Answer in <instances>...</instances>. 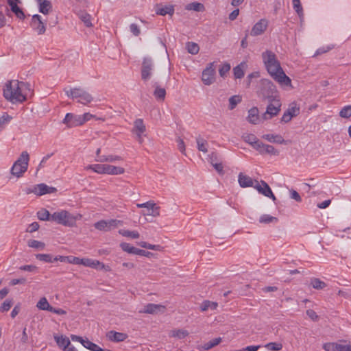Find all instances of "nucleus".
Segmentation results:
<instances>
[{
  "instance_id": "f257e3e1",
  "label": "nucleus",
  "mask_w": 351,
  "mask_h": 351,
  "mask_svg": "<svg viewBox=\"0 0 351 351\" xmlns=\"http://www.w3.org/2000/svg\"><path fill=\"white\" fill-rule=\"evenodd\" d=\"M265 67L270 76L280 85H291L290 78L285 74L276 55L270 50H266L262 55Z\"/></svg>"
},
{
  "instance_id": "f03ea898",
  "label": "nucleus",
  "mask_w": 351,
  "mask_h": 351,
  "mask_svg": "<svg viewBox=\"0 0 351 351\" xmlns=\"http://www.w3.org/2000/svg\"><path fill=\"white\" fill-rule=\"evenodd\" d=\"M29 85L18 80L8 82L3 88V96L12 104L23 103L27 99Z\"/></svg>"
},
{
  "instance_id": "7ed1b4c3",
  "label": "nucleus",
  "mask_w": 351,
  "mask_h": 351,
  "mask_svg": "<svg viewBox=\"0 0 351 351\" xmlns=\"http://www.w3.org/2000/svg\"><path fill=\"white\" fill-rule=\"evenodd\" d=\"M81 214L73 215L66 210H58L52 213V222L66 227H73L76 221L81 219Z\"/></svg>"
},
{
  "instance_id": "20e7f679",
  "label": "nucleus",
  "mask_w": 351,
  "mask_h": 351,
  "mask_svg": "<svg viewBox=\"0 0 351 351\" xmlns=\"http://www.w3.org/2000/svg\"><path fill=\"white\" fill-rule=\"evenodd\" d=\"M140 246L144 249H140L132 246L130 243H121V247L123 250L128 252L129 254L149 257L153 254L146 250H152L155 251H160L162 247L160 245H153L149 243H139Z\"/></svg>"
},
{
  "instance_id": "39448f33",
  "label": "nucleus",
  "mask_w": 351,
  "mask_h": 351,
  "mask_svg": "<svg viewBox=\"0 0 351 351\" xmlns=\"http://www.w3.org/2000/svg\"><path fill=\"white\" fill-rule=\"evenodd\" d=\"M64 91L67 97L74 99H78V102L83 105H88L93 100L92 95L80 88H64Z\"/></svg>"
},
{
  "instance_id": "423d86ee",
  "label": "nucleus",
  "mask_w": 351,
  "mask_h": 351,
  "mask_svg": "<svg viewBox=\"0 0 351 351\" xmlns=\"http://www.w3.org/2000/svg\"><path fill=\"white\" fill-rule=\"evenodd\" d=\"M29 160L28 153L26 151L23 152L11 169L12 174L18 178L21 177L27 169Z\"/></svg>"
},
{
  "instance_id": "0eeeda50",
  "label": "nucleus",
  "mask_w": 351,
  "mask_h": 351,
  "mask_svg": "<svg viewBox=\"0 0 351 351\" xmlns=\"http://www.w3.org/2000/svg\"><path fill=\"white\" fill-rule=\"evenodd\" d=\"M261 89L259 94L263 96L264 99H271L274 97H279L276 95L277 89L274 83L268 79H262L260 81Z\"/></svg>"
},
{
  "instance_id": "6e6552de",
  "label": "nucleus",
  "mask_w": 351,
  "mask_h": 351,
  "mask_svg": "<svg viewBox=\"0 0 351 351\" xmlns=\"http://www.w3.org/2000/svg\"><path fill=\"white\" fill-rule=\"evenodd\" d=\"M269 104L266 108L265 112L262 114L261 118L263 120H269L277 116L281 110V101L280 97H274L269 99Z\"/></svg>"
},
{
  "instance_id": "1a4fd4ad",
  "label": "nucleus",
  "mask_w": 351,
  "mask_h": 351,
  "mask_svg": "<svg viewBox=\"0 0 351 351\" xmlns=\"http://www.w3.org/2000/svg\"><path fill=\"white\" fill-rule=\"evenodd\" d=\"M122 225V221L111 219L108 220H100L94 223V227L99 231L108 232L114 230Z\"/></svg>"
},
{
  "instance_id": "9d476101",
  "label": "nucleus",
  "mask_w": 351,
  "mask_h": 351,
  "mask_svg": "<svg viewBox=\"0 0 351 351\" xmlns=\"http://www.w3.org/2000/svg\"><path fill=\"white\" fill-rule=\"evenodd\" d=\"M215 62L209 63L202 71L203 83L206 86L212 84L215 80Z\"/></svg>"
},
{
  "instance_id": "9b49d317",
  "label": "nucleus",
  "mask_w": 351,
  "mask_h": 351,
  "mask_svg": "<svg viewBox=\"0 0 351 351\" xmlns=\"http://www.w3.org/2000/svg\"><path fill=\"white\" fill-rule=\"evenodd\" d=\"M154 65L150 58L143 59L141 67V78L143 81L149 80L152 76Z\"/></svg>"
},
{
  "instance_id": "f8f14e48",
  "label": "nucleus",
  "mask_w": 351,
  "mask_h": 351,
  "mask_svg": "<svg viewBox=\"0 0 351 351\" xmlns=\"http://www.w3.org/2000/svg\"><path fill=\"white\" fill-rule=\"evenodd\" d=\"M56 191L54 187H50L45 184H39L29 187L27 189V194L34 193L36 195L40 196L45 194L52 193Z\"/></svg>"
},
{
  "instance_id": "ddd939ff",
  "label": "nucleus",
  "mask_w": 351,
  "mask_h": 351,
  "mask_svg": "<svg viewBox=\"0 0 351 351\" xmlns=\"http://www.w3.org/2000/svg\"><path fill=\"white\" fill-rule=\"evenodd\" d=\"M79 265H82L86 267H88L90 268L97 269L99 270L104 269L106 271H110V267L106 266L103 263L97 261L93 260L88 258H79Z\"/></svg>"
},
{
  "instance_id": "4468645a",
  "label": "nucleus",
  "mask_w": 351,
  "mask_h": 351,
  "mask_svg": "<svg viewBox=\"0 0 351 351\" xmlns=\"http://www.w3.org/2000/svg\"><path fill=\"white\" fill-rule=\"evenodd\" d=\"M254 188L256 189L258 192L267 197L271 198L274 201L276 200V197L274 195L269 186L263 180L260 182L255 180V185Z\"/></svg>"
},
{
  "instance_id": "2eb2a0df",
  "label": "nucleus",
  "mask_w": 351,
  "mask_h": 351,
  "mask_svg": "<svg viewBox=\"0 0 351 351\" xmlns=\"http://www.w3.org/2000/svg\"><path fill=\"white\" fill-rule=\"evenodd\" d=\"M62 123L66 125L67 128H74L83 125V120L81 119V115L67 113Z\"/></svg>"
},
{
  "instance_id": "dca6fc26",
  "label": "nucleus",
  "mask_w": 351,
  "mask_h": 351,
  "mask_svg": "<svg viewBox=\"0 0 351 351\" xmlns=\"http://www.w3.org/2000/svg\"><path fill=\"white\" fill-rule=\"evenodd\" d=\"M136 206L138 208H145L147 209V213H143L144 215H151L152 217H158L160 215L159 207L156 206V204L152 201L147 202L143 204H137Z\"/></svg>"
},
{
  "instance_id": "f3484780",
  "label": "nucleus",
  "mask_w": 351,
  "mask_h": 351,
  "mask_svg": "<svg viewBox=\"0 0 351 351\" xmlns=\"http://www.w3.org/2000/svg\"><path fill=\"white\" fill-rule=\"evenodd\" d=\"M165 309L166 308L163 305L151 303L145 305L142 310L139 311V313L147 314L163 313Z\"/></svg>"
},
{
  "instance_id": "a211bd4d",
  "label": "nucleus",
  "mask_w": 351,
  "mask_h": 351,
  "mask_svg": "<svg viewBox=\"0 0 351 351\" xmlns=\"http://www.w3.org/2000/svg\"><path fill=\"white\" fill-rule=\"evenodd\" d=\"M31 26L38 34H43L45 32V25L41 19V16L35 14L32 16Z\"/></svg>"
},
{
  "instance_id": "6ab92c4d",
  "label": "nucleus",
  "mask_w": 351,
  "mask_h": 351,
  "mask_svg": "<svg viewBox=\"0 0 351 351\" xmlns=\"http://www.w3.org/2000/svg\"><path fill=\"white\" fill-rule=\"evenodd\" d=\"M145 131V125L143 123V121L141 119H136L134 123V128L132 132L136 134L137 140L139 143H142L143 141L142 134Z\"/></svg>"
},
{
  "instance_id": "aec40b11",
  "label": "nucleus",
  "mask_w": 351,
  "mask_h": 351,
  "mask_svg": "<svg viewBox=\"0 0 351 351\" xmlns=\"http://www.w3.org/2000/svg\"><path fill=\"white\" fill-rule=\"evenodd\" d=\"M267 25V20L265 19H261L253 26L250 34L253 36H256L262 34L266 30Z\"/></svg>"
},
{
  "instance_id": "412c9836",
  "label": "nucleus",
  "mask_w": 351,
  "mask_h": 351,
  "mask_svg": "<svg viewBox=\"0 0 351 351\" xmlns=\"http://www.w3.org/2000/svg\"><path fill=\"white\" fill-rule=\"evenodd\" d=\"M326 351H351V345L346 346L337 343H326L323 346Z\"/></svg>"
},
{
  "instance_id": "4be33fe9",
  "label": "nucleus",
  "mask_w": 351,
  "mask_h": 351,
  "mask_svg": "<svg viewBox=\"0 0 351 351\" xmlns=\"http://www.w3.org/2000/svg\"><path fill=\"white\" fill-rule=\"evenodd\" d=\"M238 182L241 187H254L255 180L254 181L250 176L240 173L238 176Z\"/></svg>"
},
{
  "instance_id": "5701e85b",
  "label": "nucleus",
  "mask_w": 351,
  "mask_h": 351,
  "mask_svg": "<svg viewBox=\"0 0 351 351\" xmlns=\"http://www.w3.org/2000/svg\"><path fill=\"white\" fill-rule=\"evenodd\" d=\"M107 337L112 341L121 342L125 340L128 338V335L125 333L111 330L107 333Z\"/></svg>"
},
{
  "instance_id": "b1692460",
  "label": "nucleus",
  "mask_w": 351,
  "mask_h": 351,
  "mask_svg": "<svg viewBox=\"0 0 351 351\" xmlns=\"http://www.w3.org/2000/svg\"><path fill=\"white\" fill-rule=\"evenodd\" d=\"M247 120L252 124H258L260 121L259 111L258 108L253 107L248 110Z\"/></svg>"
},
{
  "instance_id": "393cba45",
  "label": "nucleus",
  "mask_w": 351,
  "mask_h": 351,
  "mask_svg": "<svg viewBox=\"0 0 351 351\" xmlns=\"http://www.w3.org/2000/svg\"><path fill=\"white\" fill-rule=\"evenodd\" d=\"M125 172L123 167L105 164L104 174L121 175Z\"/></svg>"
},
{
  "instance_id": "a878e982",
  "label": "nucleus",
  "mask_w": 351,
  "mask_h": 351,
  "mask_svg": "<svg viewBox=\"0 0 351 351\" xmlns=\"http://www.w3.org/2000/svg\"><path fill=\"white\" fill-rule=\"evenodd\" d=\"M156 13L161 16H165L166 14L172 16L174 13V8L171 5H167L162 7L158 5L156 8Z\"/></svg>"
},
{
  "instance_id": "bb28decb",
  "label": "nucleus",
  "mask_w": 351,
  "mask_h": 351,
  "mask_svg": "<svg viewBox=\"0 0 351 351\" xmlns=\"http://www.w3.org/2000/svg\"><path fill=\"white\" fill-rule=\"evenodd\" d=\"M38 4L39 12L47 14L52 8L51 3L48 0H36Z\"/></svg>"
},
{
  "instance_id": "cd10ccee",
  "label": "nucleus",
  "mask_w": 351,
  "mask_h": 351,
  "mask_svg": "<svg viewBox=\"0 0 351 351\" xmlns=\"http://www.w3.org/2000/svg\"><path fill=\"white\" fill-rule=\"evenodd\" d=\"M263 138L271 143H275L278 144H283L285 143V141L282 136L279 134H267L263 135Z\"/></svg>"
},
{
  "instance_id": "c85d7f7f",
  "label": "nucleus",
  "mask_w": 351,
  "mask_h": 351,
  "mask_svg": "<svg viewBox=\"0 0 351 351\" xmlns=\"http://www.w3.org/2000/svg\"><path fill=\"white\" fill-rule=\"evenodd\" d=\"M77 16L87 27L93 26L92 17L89 14L84 11H80L78 12Z\"/></svg>"
},
{
  "instance_id": "c756f323",
  "label": "nucleus",
  "mask_w": 351,
  "mask_h": 351,
  "mask_svg": "<svg viewBox=\"0 0 351 351\" xmlns=\"http://www.w3.org/2000/svg\"><path fill=\"white\" fill-rule=\"evenodd\" d=\"M54 339H55L56 343L58 344V346L60 348H62L63 350L65 349L68 346H70V344H71V342H70V340L69 339V338L65 336H63V335H61V336L55 335Z\"/></svg>"
},
{
  "instance_id": "7c9ffc66",
  "label": "nucleus",
  "mask_w": 351,
  "mask_h": 351,
  "mask_svg": "<svg viewBox=\"0 0 351 351\" xmlns=\"http://www.w3.org/2000/svg\"><path fill=\"white\" fill-rule=\"evenodd\" d=\"M119 232L128 239H138L140 237L139 233L136 230H120Z\"/></svg>"
},
{
  "instance_id": "2f4dec72",
  "label": "nucleus",
  "mask_w": 351,
  "mask_h": 351,
  "mask_svg": "<svg viewBox=\"0 0 351 351\" xmlns=\"http://www.w3.org/2000/svg\"><path fill=\"white\" fill-rule=\"evenodd\" d=\"M54 261H60L61 262H67L71 264L79 265V258L73 256H58L54 258Z\"/></svg>"
},
{
  "instance_id": "473e14b6",
  "label": "nucleus",
  "mask_w": 351,
  "mask_h": 351,
  "mask_svg": "<svg viewBox=\"0 0 351 351\" xmlns=\"http://www.w3.org/2000/svg\"><path fill=\"white\" fill-rule=\"evenodd\" d=\"M285 112L293 118L300 114V108L295 102H292L289 105V107Z\"/></svg>"
},
{
  "instance_id": "72a5a7b5",
  "label": "nucleus",
  "mask_w": 351,
  "mask_h": 351,
  "mask_svg": "<svg viewBox=\"0 0 351 351\" xmlns=\"http://www.w3.org/2000/svg\"><path fill=\"white\" fill-rule=\"evenodd\" d=\"M37 217L41 221H52V213L45 208H41L37 212Z\"/></svg>"
},
{
  "instance_id": "f704fd0d",
  "label": "nucleus",
  "mask_w": 351,
  "mask_h": 351,
  "mask_svg": "<svg viewBox=\"0 0 351 351\" xmlns=\"http://www.w3.org/2000/svg\"><path fill=\"white\" fill-rule=\"evenodd\" d=\"M36 307L42 311H48L51 312L52 306L48 302L45 297L41 298L36 304Z\"/></svg>"
},
{
  "instance_id": "c9c22d12",
  "label": "nucleus",
  "mask_w": 351,
  "mask_h": 351,
  "mask_svg": "<svg viewBox=\"0 0 351 351\" xmlns=\"http://www.w3.org/2000/svg\"><path fill=\"white\" fill-rule=\"evenodd\" d=\"M218 306V304L215 302H211L209 300L204 301L200 305V309L202 311L204 312L209 309L215 310Z\"/></svg>"
},
{
  "instance_id": "e433bc0d",
  "label": "nucleus",
  "mask_w": 351,
  "mask_h": 351,
  "mask_svg": "<svg viewBox=\"0 0 351 351\" xmlns=\"http://www.w3.org/2000/svg\"><path fill=\"white\" fill-rule=\"evenodd\" d=\"M197 147V149L204 153H206L208 152V143L206 140L202 138L200 136L197 137L196 138Z\"/></svg>"
},
{
  "instance_id": "4c0bfd02",
  "label": "nucleus",
  "mask_w": 351,
  "mask_h": 351,
  "mask_svg": "<svg viewBox=\"0 0 351 351\" xmlns=\"http://www.w3.org/2000/svg\"><path fill=\"white\" fill-rule=\"evenodd\" d=\"M86 170H92L99 174H104L105 164L89 165L85 167Z\"/></svg>"
},
{
  "instance_id": "58836bf2",
  "label": "nucleus",
  "mask_w": 351,
  "mask_h": 351,
  "mask_svg": "<svg viewBox=\"0 0 351 351\" xmlns=\"http://www.w3.org/2000/svg\"><path fill=\"white\" fill-rule=\"evenodd\" d=\"M185 9L187 10H193L196 12H203L204 6L202 3L198 2H193L186 5Z\"/></svg>"
},
{
  "instance_id": "ea45409f",
  "label": "nucleus",
  "mask_w": 351,
  "mask_h": 351,
  "mask_svg": "<svg viewBox=\"0 0 351 351\" xmlns=\"http://www.w3.org/2000/svg\"><path fill=\"white\" fill-rule=\"evenodd\" d=\"M155 90L154 91V95L157 99L164 100L166 95V90L165 88L160 87L156 84L154 85Z\"/></svg>"
},
{
  "instance_id": "a19ab883",
  "label": "nucleus",
  "mask_w": 351,
  "mask_h": 351,
  "mask_svg": "<svg viewBox=\"0 0 351 351\" xmlns=\"http://www.w3.org/2000/svg\"><path fill=\"white\" fill-rule=\"evenodd\" d=\"M82 346L91 351H104V350L99 346L90 341L88 339L82 342Z\"/></svg>"
},
{
  "instance_id": "79ce46f5",
  "label": "nucleus",
  "mask_w": 351,
  "mask_h": 351,
  "mask_svg": "<svg viewBox=\"0 0 351 351\" xmlns=\"http://www.w3.org/2000/svg\"><path fill=\"white\" fill-rule=\"evenodd\" d=\"M311 285L314 289L318 290L323 289L326 287V284L324 281H322L320 279L316 278L311 279Z\"/></svg>"
},
{
  "instance_id": "37998d69",
  "label": "nucleus",
  "mask_w": 351,
  "mask_h": 351,
  "mask_svg": "<svg viewBox=\"0 0 351 351\" xmlns=\"http://www.w3.org/2000/svg\"><path fill=\"white\" fill-rule=\"evenodd\" d=\"M244 67L245 63H241L240 64L237 65L236 67L234 68V75L236 78L241 79L244 76Z\"/></svg>"
},
{
  "instance_id": "c03bdc74",
  "label": "nucleus",
  "mask_w": 351,
  "mask_h": 351,
  "mask_svg": "<svg viewBox=\"0 0 351 351\" xmlns=\"http://www.w3.org/2000/svg\"><path fill=\"white\" fill-rule=\"evenodd\" d=\"M12 119V117L6 112L3 113V115L0 117V131L5 128Z\"/></svg>"
},
{
  "instance_id": "a18cd8bd",
  "label": "nucleus",
  "mask_w": 351,
  "mask_h": 351,
  "mask_svg": "<svg viewBox=\"0 0 351 351\" xmlns=\"http://www.w3.org/2000/svg\"><path fill=\"white\" fill-rule=\"evenodd\" d=\"M186 49L189 53L195 55L199 52V47L197 43L189 42L186 44Z\"/></svg>"
},
{
  "instance_id": "49530a36",
  "label": "nucleus",
  "mask_w": 351,
  "mask_h": 351,
  "mask_svg": "<svg viewBox=\"0 0 351 351\" xmlns=\"http://www.w3.org/2000/svg\"><path fill=\"white\" fill-rule=\"evenodd\" d=\"M261 154H269L274 156L278 155V151L272 145L265 144Z\"/></svg>"
},
{
  "instance_id": "de8ad7c7",
  "label": "nucleus",
  "mask_w": 351,
  "mask_h": 351,
  "mask_svg": "<svg viewBox=\"0 0 351 351\" xmlns=\"http://www.w3.org/2000/svg\"><path fill=\"white\" fill-rule=\"evenodd\" d=\"M293 7L295 11L298 14L299 17L302 19L304 16L303 9L300 0H292Z\"/></svg>"
},
{
  "instance_id": "09e8293b",
  "label": "nucleus",
  "mask_w": 351,
  "mask_h": 351,
  "mask_svg": "<svg viewBox=\"0 0 351 351\" xmlns=\"http://www.w3.org/2000/svg\"><path fill=\"white\" fill-rule=\"evenodd\" d=\"M265 348L271 351H280L282 348V345L278 342H270L267 343Z\"/></svg>"
},
{
  "instance_id": "8fccbe9b",
  "label": "nucleus",
  "mask_w": 351,
  "mask_h": 351,
  "mask_svg": "<svg viewBox=\"0 0 351 351\" xmlns=\"http://www.w3.org/2000/svg\"><path fill=\"white\" fill-rule=\"evenodd\" d=\"M278 219L276 217L269 215H263L259 219V222L262 223H276Z\"/></svg>"
},
{
  "instance_id": "3c124183",
  "label": "nucleus",
  "mask_w": 351,
  "mask_h": 351,
  "mask_svg": "<svg viewBox=\"0 0 351 351\" xmlns=\"http://www.w3.org/2000/svg\"><path fill=\"white\" fill-rule=\"evenodd\" d=\"M221 341V339L220 337L213 339L210 340V341L206 343L203 346V348L206 350H208L217 346L218 344H219Z\"/></svg>"
},
{
  "instance_id": "603ef678",
  "label": "nucleus",
  "mask_w": 351,
  "mask_h": 351,
  "mask_svg": "<svg viewBox=\"0 0 351 351\" xmlns=\"http://www.w3.org/2000/svg\"><path fill=\"white\" fill-rule=\"evenodd\" d=\"M241 101V97L239 95H233L229 99V108L234 109L236 106Z\"/></svg>"
},
{
  "instance_id": "864d4df0",
  "label": "nucleus",
  "mask_w": 351,
  "mask_h": 351,
  "mask_svg": "<svg viewBox=\"0 0 351 351\" xmlns=\"http://www.w3.org/2000/svg\"><path fill=\"white\" fill-rule=\"evenodd\" d=\"M339 116L342 118H350L351 117V105L344 106L340 110Z\"/></svg>"
},
{
  "instance_id": "5fc2aeb1",
  "label": "nucleus",
  "mask_w": 351,
  "mask_h": 351,
  "mask_svg": "<svg viewBox=\"0 0 351 351\" xmlns=\"http://www.w3.org/2000/svg\"><path fill=\"white\" fill-rule=\"evenodd\" d=\"M243 141L247 143L250 145H252L256 143V141L258 139L257 137L252 134H245L242 136Z\"/></svg>"
},
{
  "instance_id": "6e6d98bb",
  "label": "nucleus",
  "mask_w": 351,
  "mask_h": 351,
  "mask_svg": "<svg viewBox=\"0 0 351 351\" xmlns=\"http://www.w3.org/2000/svg\"><path fill=\"white\" fill-rule=\"evenodd\" d=\"M230 70V64L228 63L223 64L219 69V73L221 77H225L227 73Z\"/></svg>"
},
{
  "instance_id": "4d7b16f0",
  "label": "nucleus",
  "mask_w": 351,
  "mask_h": 351,
  "mask_svg": "<svg viewBox=\"0 0 351 351\" xmlns=\"http://www.w3.org/2000/svg\"><path fill=\"white\" fill-rule=\"evenodd\" d=\"M189 335V332L184 330H176L171 331V336L178 337L180 339L184 338Z\"/></svg>"
},
{
  "instance_id": "13d9d810",
  "label": "nucleus",
  "mask_w": 351,
  "mask_h": 351,
  "mask_svg": "<svg viewBox=\"0 0 351 351\" xmlns=\"http://www.w3.org/2000/svg\"><path fill=\"white\" fill-rule=\"evenodd\" d=\"M37 259L47 262V263H51L53 262L52 260V256L51 254H38L36 256Z\"/></svg>"
},
{
  "instance_id": "bf43d9fd",
  "label": "nucleus",
  "mask_w": 351,
  "mask_h": 351,
  "mask_svg": "<svg viewBox=\"0 0 351 351\" xmlns=\"http://www.w3.org/2000/svg\"><path fill=\"white\" fill-rule=\"evenodd\" d=\"M12 301L10 300H6L0 306L1 312L8 311L12 306Z\"/></svg>"
},
{
  "instance_id": "052dcab7",
  "label": "nucleus",
  "mask_w": 351,
  "mask_h": 351,
  "mask_svg": "<svg viewBox=\"0 0 351 351\" xmlns=\"http://www.w3.org/2000/svg\"><path fill=\"white\" fill-rule=\"evenodd\" d=\"M11 10L16 14V16L18 18L22 19L25 17V14H24L23 12L18 5L14 6Z\"/></svg>"
},
{
  "instance_id": "680f3d73",
  "label": "nucleus",
  "mask_w": 351,
  "mask_h": 351,
  "mask_svg": "<svg viewBox=\"0 0 351 351\" xmlns=\"http://www.w3.org/2000/svg\"><path fill=\"white\" fill-rule=\"evenodd\" d=\"M264 145H265L264 143H263L261 141L257 139L256 141V143H253L252 145V146L254 149H255L256 150H257L258 152H259L261 154L263 147H264Z\"/></svg>"
},
{
  "instance_id": "e2e57ef3",
  "label": "nucleus",
  "mask_w": 351,
  "mask_h": 351,
  "mask_svg": "<svg viewBox=\"0 0 351 351\" xmlns=\"http://www.w3.org/2000/svg\"><path fill=\"white\" fill-rule=\"evenodd\" d=\"M130 29L135 36H138L141 34V30L139 27L135 23H132L130 25Z\"/></svg>"
},
{
  "instance_id": "0e129e2a",
  "label": "nucleus",
  "mask_w": 351,
  "mask_h": 351,
  "mask_svg": "<svg viewBox=\"0 0 351 351\" xmlns=\"http://www.w3.org/2000/svg\"><path fill=\"white\" fill-rule=\"evenodd\" d=\"M176 142L178 143V149L183 154L185 152V144L183 140L180 137H178L176 138Z\"/></svg>"
},
{
  "instance_id": "69168bd1",
  "label": "nucleus",
  "mask_w": 351,
  "mask_h": 351,
  "mask_svg": "<svg viewBox=\"0 0 351 351\" xmlns=\"http://www.w3.org/2000/svg\"><path fill=\"white\" fill-rule=\"evenodd\" d=\"M306 315L313 321H317L318 320L319 317H318L317 313L313 310H311V309L307 310L306 311Z\"/></svg>"
},
{
  "instance_id": "338daca9",
  "label": "nucleus",
  "mask_w": 351,
  "mask_h": 351,
  "mask_svg": "<svg viewBox=\"0 0 351 351\" xmlns=\"http://www.w3.org/2000/svg\"><path fill=\"white\" fill-rule=\"evenodd\" d=\"M39 228V224L38 222H33L32 223L29 224V226L27 228V231L28 232H33L36 231Z\"/></svg>"
},
{
  "instance_id": "774afa93",
  "label": "nucleus",
  "mask_w": 351,
  "mask_h": 351,
  "mask_svg": "<svg viewBox=\"0 0 351 351\" xmlns=\"http://www.w3.org/2000/svg\"><path fill=\"white\" fill-rule=\"evenodd\" d=\"M290 193H291V198L295 199L298 202H300L302 201V198H301L300 195L296 191L291 190L290 191Z\"/></svg>"
}]
</instances>
